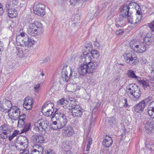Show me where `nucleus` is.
I'll use <instances>...</instances> for the list:
<instances>
[{"mask_svg":"<svg viewBox=\"0 0 154 154\" xmlns=\"http://www.w3.org/2000/svg\"><path fill=\"white\" fill-rule=\"evenodd\" d=\"M38 123L39 126H37V128L38 130L40 131L45 130L48 126H49V122L47 121H42L40 122L39 123V122H38Z\"/></svg>","mask_w":154,"mask_h":154,"instance_id":"nucleus-18","label":"nucleus"},{"mask_svg":"<svg viewBox=\"0 0 154 154\" xmlns=\"http://www.w3.org/2000/svg\"><path fill=\"white\" fill-rule=\"evenodd\" d=\"M139 62V60L136 56L132 58L128 63V64L131 66H133L137 64Z\"/></svg>","mask_w":154,"mask_h":154,"instance_id":"nucleus-34","label":"nucleus"},{"mask_svg":"<svg viewBox=\"0 0 154 154\" xmlns=\"http://www.w3.org/2000/svg\"><path fill=\"white\" fill-rule=\"evenodd\" d=\"M126 18H127L128 22L131 24H132L134 23L132 12H130L128 15L127 16H126Z\"/></svg>","mask_w":154,"mask_h":154,"instance_id":"nucleus-45","label":"nucleus"},{"mask_svg":"<svg viewBox=\"0 0 154 154\" xmlns=\"http://www.w3.org/2000/svg\"><path fill=\"white\" fill-rule=\"evenodd\" d=\"M26 124L25 120H23L18 119L17 126L19 128H23Z\"/></svg>","mask_w":154,"mask_h":154,"instance_id":"nucleus-48","label":"nucleus"},{"mask_svg":"<svg viewBox=\"0 0 154 154\" xmlns=\"http://www.w3.org/2000/svg\"><path fill=\"white\" fill-rule=\"evenodd\" d=\"M145 129L147 133L152 131L154 128V120L152 118L149 119L145 124Z\"/></svg>","mask_w":154,"mask_h":154,"instance_id":"nucleus-10","label":"nucleus"},{"mask_svg":"<svg viewBox=\"0 0 154 154\" xmlns=\"http://www.w3.org/2000/svg\"><path fill=\"white\" fill-rule=\"evenodd\" d=\"M148 26L152 32H154V20L148 24Z\"/></svg>","mask_w":154,"mask_h":154,"instance_id":"nucleus-49","label":"nucleus"},{"mask_svg":"<svg viewBox=\"0 0 154 154\" xmlns=\"http://www.w3.org/2000/svg\"><path fill=\"white\" fill-rule=\"evenodd\" d=\"M98 64L99 63L95 60L89 64L80 65L78 68V73L81 75H84L88 73H92Z\"/></svg>","mask_w":154,"mask_h":154,"instance_id":"nucleus-2","label":"nucleus"},{"mask_svg":"<svg viewBox=\"0 0 154 154\" xmlns=\"http://www.w3.org/2000/svg\"><path fill=\"white\" fill-rule=\"evenodd\" d=\"M127 92L134 97L135 100H139L141 94L140 88L134 83L129 84L126 87Z\"/></svg>","mask_w":154,"mask_h":154,"instance_id":"nucleus-3","label":"nucleus"},{"mask_svg":"<svg viewBox=\"0 0 154 154\" xmlns=\"http://www.w3.org/2000/svg\"><path fill=\"white\" fill-rule=\"evenodd\" d=\"M48 106H51L52 108H53L54 106V105L52 103H51L50 101H47L46 103L44 104L42 106V112H43L44 111H45L44 109Z\"/></svg>","mask_w":154,"mask_h":154,"instance_id":"nucleus-37","label":"nucleus"},{"mask_svg":"<svg viewBox=\"0 0 154 154\" xmlns=\"http://www.w3.org/2000/svg\"><path fill=\"white\" fill-rule=\"evenodd\" d=\"M82 0H70V5L73 6L78 5L80 3H82Z\"/></svg>","mask_w":154,"mask_h":154,"instance_id":"nucleus-43","label":"nucleus"},{"mask_svg":"<svg viewBox=\"0 0 154 154\" xmlns=\"http://www.w3.org/2000/svg\"><path fill=\"white\" fill-rule=\"evenodd\" d=\"M72 71L71 69V73L69 76H68V73L67 71L65 69H63L62 71L61 78L63 81L65 82H67L69 79V76L72 75Z\"/></svg>","mask_w":154,"mask_h":154,"instance_id":"nucleus-19","label":"nucleus"},{"mask_svg":"<svg viewBox=\"0 0 154 154\" xmlns=\"http://www.w3.org/2000/svg\"><path fill=\"white\" fill-rule=\"evenodd\" d=\"M24 40H25L24 38H21L20 36L17 37L16 38V41L18 46H24L25 42H24Z\"/></svg>","mask_w":154,"mask_h":154,"instance_id":"nucleus-32","label":"nucleus"},{"mask_svg":"<svg viewBox=\"0 0 154 154\" xmlns=\"http://www.w3.org/2000/svg\"><path fill=\"white\" fill-rule=\"evenodd\" d=\"M6 10L8 12V16L9 17L13 18L17 16V12L15 9H9L6 8Z\"/></svg>","mask_w":154,"mask_h":154,"instance_id":"nucleus-25","label":"nucleus"},{"mask_svg":"<svg viewBox=\"0 0 154 154\" xmlns=\"http://www.w3.org/2000/svg\"><path fill=\"white\" fill-rule=\"evenodd\" d=\"M63 132L66 136L70 137L74 134L73 128L71 126H68L63 130Z\"/></svg>","mask_w":154,"mask_h":154,"instance_id":"nucleus-17","label":"nucleus"},{"mask_svg":"<svg viewBox=\"0 0 154 154\" xmlns=\"http://www.w3.org/2000/svg\"><path fill=\"white\" fill-rule=\"evenodd\" d=\"M130 47L134 51L139 53L144 52L146 48L144 42L140 41H135L134 40L130 42Z\"/></svg>","mask_w":154,"mask_h":154,"instance_id":"nucleus-4","label":"nucleus"},{"mask_svg":"<svg viewBox=\"0 0 154 154\" xmlns=\"http://www.w3.org/2000/svg\"><path fill=\"white\" fill-rule=\"evenodd\" d=\"M143 103H144V102L141 101L139 103L134 105L133 107V110L137 113L142 112L145 107Z\"/></svg>","mask_w":154,"mask_h":154,"instance_id":"nucleus-11","label":"nucleus"},{"mask_svg":"<svg viewBox=\"0 0 154 154\" xmlns=\"http://www.w3.org/2000/svg\"><path fill=\"white\" fill-rule=\"evenodd\" d=\"M3 103H4L5 105L8 108H10L11 109V108L12 107L11 101L8 100L4 99L3 100Z\"/></svg>","mask_w":154,"mask_h":154,"instance_id":"nucleus-44","label":"nucleus"},{"mask_svg":"<svg viewBox=\"0 0 154 154\" xmlns=\"http://www.w3.org/2000/svg\"><path fill=\"white\" fill-rule=\"evenodd\" d=\"M45 152L44 154H55L53 151L50 149L45 151Z\"/></svg>","mask_w":154,"mask_h":154,"instance_id":"nucleus-59","label":"nucleus"},{"mask_svg":"<svg viewBox=\"0 0 154 154\" xmlns=\"http://www.w3.org/2000/svg\"><path fill=\"white\" fill-rule=\"evenodd\" d=\"M1 110L4 112L6 113L7 112H8V110L7 108H5L4 107L1 106Z\"/></svg>","mask_w":154,"mask_h":154,"instance_id":"nucleus-60","label":"nucleus"},{"mask_svg":"<svg viewBox=\"0 0 154 154\" xmlns=\"http://www.w3.org/2000/svg\"><path fill=\"white\" fill-rule=\"evenodd\" d=\"M19 139L17 140V143L21 147L24 148L25 149V147H27L28 145V141L27 138L25 136H21Z\"/></svg>","mask_w":154,"mask_h":154,"instance_id":"nucleus-15","label":"nucleus"},{"mask_svg":"<svg viewBox=\"0 0 154 154\" xmlns=\"http://www.w3.org/2000/svg\"><path fill=\"white\" fill-rule=\"evenodd\" d=\"M18 116L19 119L23 120H25L26 117V115L24 113L21 114V112H20L19 116Z\"/></svg>","mask_w":154,"mask_h":154,"instance_id":"nucleus-51","label":"nucleus"},{"mask_svg":"<svg viewBox=\"0 0 154 154\" xmlns=\"http://www.w3.org/2000/svg\"><path fill=\"white\" fill-rule=\"evenodd\" d=\"M120 9L121 14L125 16L128 15L130 12H131L129 11L130 7L128 5H126L122 6L120 7Z\"/></svg>","mask_w":154,"mask_h":154,"instance_id":"nucleus-23","label":"nucleus"},{"mask_svg":"<svg viewBox=\"0 0 154 154\" xmlns=\"http://www.w3.org/2000/svg\"><path fill=\"white\" fill-rule=\"evenodd\" d=\"M92 143V139L89 138L88 140V142L87 145L86 151H88L90 149L91 145Z\"/></svg>","mask_w":154,"mask_h":154,"instance_id":"nucleus-50","label":"nucleus"},{"mask_svg":"<svg viewBox=\"0 0 154 154\" xmlns=\"http://www.w3.org/2000/svg\"><path fill=\"white\" fill-rule=\"evenodd\" d=\"M19 0H12V3L13 5H17L18 3V1Z\"/></svg>","mask_w":154,"mask_h":154,"instance_id":"nucleus-64","label":"nucleus"},{"mask_svg":"<svg viewBox=\"0 0 154 154\" xmlns=\"http://www.w3.org/2000/svg\"><path fill=\"white\" fill-rule=\"evenodd\" d=\"M96 118V116L95 115H93L92 114L91 116L89 119V122H90L89 125L90 127H92L95 124Z\"/></svg>","mask_w":154,"mask_h":154,"instance_id":"nucleus-36","label":"nucleus"},{"mask_svg":"<svg viewBox=\"0 0 154 154\" xmlns=\"http://www.w3.org/2000/svg\"><path fill=\"white\" fill-rule=\"evenodd\" d=\"M144 43L149 45H151L152 44V40L151 38L144 37L143 39Z\"/></svg>","mask_w":154,"mask_h":154,"instance_id":"nucleus-46","label":"nucleus"},{"mask_svg":"<svg viewBox=\"0 0 154 154\" xmlns=\"http://www.w3.org/2000/svg\"><path fill=\"white\" fill-rule=\"evenodd\" d=\"M32 100V98L30 97H26L24 100V102L23 105H24V106L26 105H32L33 104Z\"/></svg>","mask_w":154,"mask_h":154,"instance_id":"nucleus-31","label":"nucleus"},{"mask_svg":"<svg viewBox=\"0 0 154 154\" xmlns=\"http://www.w3.org/2000/svg\"><path fill=\"white\" fill-rule=\"evenodd\" d=\"M45 5L41 3H35L33 7L34 13L37 15L43 16L45 14Z\"/></svg>","mask_w":154,"mask_h":154,"instance_id":"nucleus-6","label":"nucleus"},{"mask_svg":"<svg viewBox=\"0 0 154 154\" xmlns=\"http://www.w3.org/2000/svg\"><path fill=\"white\" fill-rule=\"evenodd\" d=\"M4 45L3 44V42L0 41V52L4 50Z\"/></svg>","mask_w":154,"mask_h":154,"instance_id":"nucleus-61","label":"nucleus"},{"mask_svg":"<svg viewBox=\"0 0 154 154\" xmlns=\"http://www.w3.org/2000/svg\"><path fill=\"white\" fill-rule=\"evenodd\" d=\"M22 152H20V154H29V152L28 150L27 149H23L22 150Z\"/></svg>","mask_w":154,"mask_h":154,"instance_id":"nucleus-55","label":"nucleus"},{"mask_svg":"<svg viewBox=\"0 0 154 154\" xmlns=\"http://www.w3.org/2000/svg\"><path fill=\"white\" fill-rule=\"evenodd\" d=\"M52 123L51 124V128L54 130H58L62 128V127H60L59 125V122L57 121H52Z\"/></svg>","mask_w":154,"mask_h":154,"instance_id":"nucleus-26","label":"nucleus"},{"mask_svg":"<svg viewBox=\"0 0 154 154\" xmlns=\"http://www.w3.org/2000/svg\"><path fill=\"white\" fill-rule=\"evenodd\" d=\"M45 140V137L42 135L37 134L33 136L31 138L32 142L35 144L42 143Z\"/></svg>","mask_w":154,"mask_h":154,"instance_id":"nucleus-13","label":"nucleus"},{"mask_svg":"<svg viewBox=\"0 0 154 154\" xmlns=\"http://www.w3.org/2000/svg\"><path fill=\"white\" fill-rule=\"evenodd\" d=\"M0 137L2 139H5L7 138L8 137L7 134L4 135L2 132L0 134Z\"/></svg>","mask_w":154,"mask_h":154,"instance_id":"nucleus-56","label":"nucleus"},{"mask_svg":"<svg viewBox=\"0 0 154 154\" xmlns=\"http://www.w3.org/2000/svg\"><path fill=\"white\" fill-rule=\"evenodd\" d=\"M138 82L140 84L142 85V87L144 89L149 86L148 81L147 80H138Z\"/></svg>","mask_w":154,"mask_h":154,"instance_id":"nucleus-29","label":"nucleus"},{"mask_svg":"<svg viewBox=\"0 0 154 154\" xmlns=\"http://www.w3.org/2000/svg\"><path fill=\"white\" fill-rule=\"evenodd\" d=\"M12 111V115L11 116H12V119L16 120L18 119V116L20 112V109L16 106H13L10 109L8 110V114L10 111Z\"/></svg>","mask_w":154,"mask_h":154,"instance_id":"nucleus-9","label":"nucleus"},{"mask_svg":"<svg viewBox=\"0 0 154 154\" xmlns=\"http://www.w3.org/2000/svg\"><path fill=\"white\" fill-rule=\"evenodd\" d=\"M135 10H136V14L138 15L136 20V21L134 22V24H140L141 20L142 18V11L141 8L138 5H137L135 7Z\"/></svg>","mask_w":154,"mask_h":154,"instance_id":"nucleus-12","label":"nucleus"},{"mask_svg":"<svg viewBox=\"0 0 154 154\" xmlns=\"http://www.w3.org/2000/svg\"><path fill=\"white\" fill-rule=\"evenodd\" d=\"M8 23L10 24V26L8 27V28L9 30H11L12 28L14 25V23L13 21L12 20L9 21Z\"/></svg>","mask_w":154,"mask_h":154,"instance_id":"nucleus-52","label":"nucleus"},{"mask_svg":"<svg viewBox=\"0 0 154 154\" xmlns=\"http://www.w3.org/2000/svg\"><path fill=\"white\" fill-rule=\"evenodd\" d=\"M24 128L22 129L21 131V133H26L28 131L31 130V124L30 123L26 124L23 126Z\"/></svg>","mask_w":154,"mask_h":154,"instance_id":"nucleus-28","label":"nucleus"},{"mask_svg":"<svg viewBox=\"0 0 154 154\" xmlns=\"http://www.w3.org/2000/svg\"><path fill=\"white\" fill-rule=\"evenodd\" d=\"M20 131H17V130H15L13 133L12 134V135L14 137L17 136Z\"/></svg>","mask_w":154,"mask_h":154,"instance_id":"nucleus-62","label":"nucleus"},{"mask_svg":"<svg viewBox=\"0 0 154 154\" xmlns=\"http://www.w3.org/2000/svg\"><path fill=\"white\" fill-rule=\"evenodd\" d=\"M95 44V46L97 48H99L100 47V43L98 41H96Z\"/></svg>","mask_w":154,"mask_h":154,"instance_id":"nucleus-63","label":"nucleus"},{"mask_svg":"<svg viewBox=\"0 0 154 154\" xmlns=\"http://www.w3.org/2000/svg\"><path fill=\"white\" fill-rule=\"evenodd\" d=\"M29 30L32 35H40L43 32L42 25L40 22L35 21L30 24Z\"/></svg>","mask_w":154,"mask_h":154,"instance_id":"nucleus-5","label":"nucleus"},{"mask_svg":"<svg viewBox=\"0 0 154 154\" xmlns=\"http://www.w3.org/2000/svg\"><path fill=\"white\" fill-rule=\"evenodd\" d=\"M122 102L123 104V107L125 108H129L130 107V106L128 103V100L125 97L122 98Z\"/></svg>","mask_w":154,"mask_h":154,"instance_id":"nucleus-41","label":"nucleus"},{"mask_svg":"<svg viewBox=\"0 0 154 154\" xmlns=\"http://www.w3.org/2000/svg\"><path fill=\"white\" fill-rule=\"evenodd\" d=\"M0 128L2 130V133L4 135H7L10 133L11 131L10 126L7 124H4L2 125Z\"/></svg>","mask_w":154,"mask_h":154,"instance_id":"nucleus-20","label":"nucleus"},{"mask_svg":"<svg viewBox=\"0 0 154 154\" xmlns=\"http://www.w3.org/2000/svg\"><path fill=\"white\" fill-rule=\"evenodd\" d=\"M126 19V16L122 14L121 15H119V17L117 18L116 21L120 23H123L124 19Z\"/></svg>","mask_w":154,"mask_h":154,"instance_id":"nucleus-42","label":"nucleus"},{"mask_svg":"<svg viewBox=\"0 0 154 154\" xmlns=\"http://www.w3.org/2000/svg\"><path fill=\"white\" fill-rule=\"evenodd\" d=\"M57 104L62 105L65 109L71 110L72 116L75 118L81 117L82 115L84 110L79 105L77 104L76 101H70L69 103L63 98L57 102Z\"/></svg>","mask_w":154,"mask_h":154,"instance_id":"nucleus-1","label":"nucleus"},{"mask_svg":"<svg viewBox=\"0 0 154 154\" xmlns=\"http://www.w3.org/2000/svg\"><path fill=\"white\" fill-rule=\"evenodd\" d=\"M32 105H26L25 106L23 105L24 107L27 110L31 109L32 108Z\"/></svg>","mask_w":154,"mask_h":154,"instance_id":"nucleus-57","label":"nucleus"},{"mask_svg":"<svg viewBox=\"0 0 154 154\" xmlns=\"http://www.w3.org/2000/svg\"><path fill=\"white\" fill-rule=\"evenodd\" d=\"M122 25L123 23H120L116 21V25L117 28L119 29L120 28H122L123 26Z\"/></svg>","mask_w":154,"mask_h":154,"instance_id":"nucleus-54","label":"nucleus"},{"mask_svg":"<svg viewBox=\"0 0 154 154\" xmlns=\"http://www.w3.org/2000/svg\"><path fill=\"white\" fill-rule=\"evenodd\" d=\"M88 53V52H87L86 54H84L79 57V61L80 63H81L80 65L88 64L92 62H91V57L87 54Z\"/></svg>","mask_w":154,"mask_h":154,"instance_id":"nucleus-8","label":"nucleus"},{"mask_svg":"<svg viewBox=\"0 0 154 154\" xmlns=\"http://www.w3.org/2000/svg\"><path fill=\"white\" fill-rule=\"evenodd\" d=\"M92 47L93 46L91 42H89V43H86L85 44V50L86 51H88L89 52L92 49Z\"/></svg>","mask_w":154,"mask_h":154,"instance_id":"nucleus-38","label":"nucleus"},{"mask_svg":"<svg viewBox=\"0 0 154 154\" xmlns=\"http://www.w3.org/2000/svg\"><path fill=\"white\" fill-rule=\"evenodd\" d=\"M147 111L148 115L151 117L154 114V107L148 106Z\"/></svg>","mask_w":154,"mask_h":154,"instance_id":"nucleus-40","label":"nucleus"},{"mask_svg":"<svg viewBox=\"0 0 154 154\" xmlns=\"http://www.w3.org/2000/svg\"><path fill=\"white\" fill-rule=\"evenodd\" d=\"M40 87V84H38L35 85L34 88L36 92H38V89Z\"/></svg>","mask_w":154,"mask_h":154,"instance_id":"nucleus-58","label":"nucleus"},{"mask_svg":"<svg viewBox=\"0 0 154 154\" xmlns=\"http://www.w3.org/2000/svg\"><path fill=\"white\" fill-rule=\"evenodd\" d=\"M124 32V29H119V30H117L116 32V35H121Z\"/></svg>","mask_w":154,"mask_h":154,"instance_id":"nucleus-53","label":"nucleus"},{"mask_svg":"<svg viewBox=\"0 0 154 154\" xmlns=\"http://www.w3.org/2000/svg\"><path fill=\"white\" fill-rule=\"evenodd\" d=\"M115 117L114 116L109 118L108 119V125L109 127H113L115 126L116 123Z\"/></svg>","mask_w":154,"mask_h":154,"instance_id":"nucleus-27","label":"nucleus"},{"mask_svg":"<svg viewBox=\"0 0 154 154\" xmlns=\"http://www.w3.org/2000/svg\"><path fill=\"white\" fill-rule=\"evenodd\" d=\"M112 137L109 135H106L103 140L102 144L105 147L108 148L112 145Z\"/></svg>","mask_w":154,"mask_h":154,"instance_id":"nucleus-16","label":"nucleus"},{"mask_svg":"<svg viewBox=\"0 0 154 154\" xmlns=\"http://www.w3.org/2000/svg\"><path fill=\"white\" fill-rule=\"evenodd\" d=\"M70 148V145L68 142H63V149L64 151L69 152V149Z\"/></svg>","mask_w":154,"mask_h":154,"instance_id":"nucleus-35","label":"nucleus"},{"mask_svg":"<svg viewBox=\"0 0 154 154\" xmlns=\"http://www.w3.org/2000/svg\"><path fill=\"white\" fill-rule=\"evenodd\" d=\"M54 109H53V108H52L51 109H48L46 112L45 111H44L43 113L44 115H45V116H46L47 117L51 116L52 118L51 120H52L54 117L57 118V116H56V115L59 111H58L57 109L54 112Z\"/></svg>","mask_w":154,"mask_h":154,"instance_id":"nucleus-14","label":"nucleus"},{"mask_svg":"<svg viewBox=\"0 0 154 154\" xmlns=\"http://www.w3.org/2000/svg\"><path fill=\"white\" fill-rule=\"evenodd\" d=\"M90 52L94 58H97L99 56V52L96 49H92Z\"/></svg>","mask_w":154,"mask_h":154,"instance_id":"nucleus-39","label":"nucleus"},{"mask_svg":"<svg viewBox=\"0 0 154 154\" xmlns=\"http://www.w3.org/2000/svg\"><path fill=\"white\" fill-rule=\"evenodd\" d=\"M153 100V99L152 97L149 96L145 100L141 101L144 102V103H143L145 106H146L147 105H150Z\"/></svg>","mask_w":154,"mask_h":154,"instance_id":"nucleus-33","label":"nucleus"},{"mask_svg":"<svg viewBox=\"0 0 154 154\" xmlns=\"http://www.w3.org/2000/svg\"><path fill=\"white\" fill-rule=\"evenodd\" d=\"M57 120L59 122V127H63L67 124V121L66 116L65 114L64 111H60L56 115Z\"/></svg>","mask_w":154,"mask_h":154,"instance_id":"nucleus-7","label":"nucleus"},{"mask_svg":"<svg viewBox=\"0 0 154 154\" xmlns=\"http://www.w3.org/2000/svg\"><path fill=\"white\" fill-rule=\"evenodd\" d=\"M136 56L135 54L132 51L126 53L124 55V58L127 63Z\"/></svg>","mask_w":154,"mask_h":154,"instance_id":"nucleus-21","label":"nucleus"},{"mask_svg":"<svg viewBox=\"0 0 154 154\" xmlns=\"http://www.w3.org/2000/svg\"><path fill=\"white\" fill-rule=\"evenodd\" d=\"M145 149L148 151H154V144H149L145 146Z\"/></svg>","mask_w":154,"mask_h":154,"instance_id":"nucleus-47","label":"nucleus"},{"mask_svg":"<svg viewBox=\"0 0 154 154\" xmlns=\"http://www.w3.org/2000/svg\"><path fill=\"white\" fill-rule=\"evenodd\" d=\"M43 147L41 146H38L37 149H34L31 151V154H43Z\"/></svg>","mask_w":154,"mask_h":154,"instance_id":"nucleus-24","label":"nucleus"},{"mask_svg":"<svg viewBox=\"0 0 154 154\" xmlns=\"http://www.w3.org/2000/svg\"><path fill=\"white\" fill-rule=\"evenodd\" d=\"M24 46L28 47H31L34 43V40L29 38L27 35H26V36L24 38Z\"/></svg>","mask_w":154,"mask_h":154,"instance_id":"nucleus-22","label":"nucleus"},{"mask_svg":"<svg viewBox=\"0 0 154 154\" xmlns=\"http://www.w3.org/2000/svg\"><path fill=\"white\" fill-rule=\"evenodd\" d=\"M127 75L130 78L137 79L139 78L138 76L136 75L134 72L131 69L128 71Z\"/></svg>","mask_w":154,"mask_h":154,"instance_id":"nucleus-30","label":"nucleus"}]
</instances>
